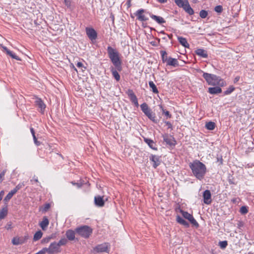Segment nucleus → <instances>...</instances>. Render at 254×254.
Instances as JSON below:
<instances>
[{"label": "nucleus", "instance_id": "obj_46", "mask_svg": "<svg viewBox=\"0 0 254 254\" xmlns=\"http://www.w3.org/2000/svg\"><path fill=\"white\" fill-rule=\"evenodd\" d=\"M5 173V171L4 170L0 174V183L3 181Z\"/></svg>", "mask_w": 254, "mask_h": 254}, {"label": "nucleus", "instance_id": "obj_35", "mask_svg": "<svg viewBox=\"0 0 254 254\" xmlns=\"http://www.w3.org/2000/svg\"><path fill=\"white\" fill-rule=\"evenodd\" d=\"M67 243V240L65 238L61 239L57 244L60 247L61 246L64 245Z\"/></svg>", "mask_w": 254, "mask_h": 254}, {"label": "nucleus", "instance_id": "obj_34", "mask_svg": "<svg viewBox=\"0 0 254 254\" xmlns=\"http://www.w3.org/2000/svg\"><path fill=\"white\" fill-rule=\"evenodd\" d=\"M228 245L227 242L226 241H220L219 243V246L222 249H225Z\"/></svg>", "mask_w": 254, "mask_h": 254}, {"label": "nucleus", "instance_id": "obj_45", "mask_svg": "<svg viewBox=\"0 0 254 254\" xmlns=\"http://www.w3.org/2000/svg\"><path fill=\"white\" fill-rule=\"evenodd\" d=\"M207 11L205 10H201L199 13V16H207Z\"/></svg>", "mask_w": 254, "mask_h": 254}, {"label": "nucleus", "instance_id": "obj_16", "mask_svg": "<svg viewBox=\"0 0 254 254\" xmlns=\"http://www.w3.org/2000/svg\"><path fill=\"white\" fill-rule=\"evenodd\" d=\"M163 138L164 141H165L167 144H168L170 145H174L175 144V141L172 136L165 135L163 136Z\"/></svg>", "mask_w": 254, "mask_h": 254}, {"label": "nucleus", "instance_id": "obj_61", "mask_svg": "<svg viewBox=\"0 0 254 254\" xmlns=\"http://www.w3.org/2000/svg\"><path fill=\"white\" fill-rule=\"evenodd\" d=\"M1 200V199L0 198V201Z\"/></svg>", "mask_w": 254, "mask_h": 254}, {"label": "nucleus", "instance_id": "obj_39", "mask_svg": "<svg viewBox=\"0 0 254 254\" xmlns=\"http://www.w3.org/2000/svg\"><path fill=\"white\" fill-rule=\"evenodd\" d=\"M50 204L49 203H46L44 206L42 208L41 210L43 212H46L48 210V209L50 208Z\"/></svg>", "mask_w": 254, "mask_h": 254}, {"label": "nucleus", "instance_id": "obj_19", "mask_svg": "<svg viewBox=\"0 0 254 254\" xmlns=\"http://www.w3.org/2000/svg\"><path fill=\"white\" fill-rule=\"evenodd\" d=\"M195 53L197 55H198L202 58H206L208 56L207 52L205 50L202 49H197L195 51Z\"/></svg>", "mask_w": 254, "mask_h": 254}, {"label": "nucleus", "instance_id": "obj_44", "mask_svg": "<svg viewBox=\"0 0 254 254\" xmlns=\"http://www.w3.org/2000/svg\"><path fill=\"white\" fill-rule=\"evenodd\" d=\"M24 186V184L23 183H21V184H19L18 185H17L16 187L14 188L16 191H17L19 189H20L21 188H22L23 186Z\"/></svg>", "mask_w": 254, "mask_h": 254}, {"label": "nucleus", "instance_id": "obj_48", "mask_svg": "<svg viewBox=\"0 0 254 254\" xmlns=\"http://www.w3.org/2000/svg\"><path fill=\"white\" fill-rule=\"evenodd\" d=\"M124 6H126L127 8H128L131 6V0H127Z\"/></svg>", "mask_w": 254, "mask_h": 254}, {"label": "nucleus", "instance_id": "obj_21", "mask_svg": "<svg viewBox=\"0 0 254 254\" xmlns=\"http://www.w3.org/2000/svg\"><path fill=\"white\" fill-rule=\"evenodd\" d=\"M178 40L180 43L185 48H189V44L186 38L182 37H178Z\"/></svg>", "mask_w": 254, "mask_h": 254}, {"label": "nucleus", "instance_id": "obj_57", "mask_svg": "<svg viewBox=\"0 0 254 254\" xmlns=\"http://www.w3.org/2000/svg\"><path fill=\"white\" fill-rule=\"evenodd\" d=\"M239 79H240V77L239 76L236 77L235 78V79H234V82L235 83L237 82V81H238L239 80Z\"/></svg>", "mask_w": 254, "mask_h": 254}, {"label": "nucleus", "instance_id": "obj_41", "mask_svg": "<svg viewBox=\"0 0 254 254\" xmlns=\"http://www.w3.org/2000/svg\"><path fill=\"white\" fill-rule=\"evenodd\" d=\"M160 108L162 110L163 113L168 118H170L171 117V115L170 114L169 112L167 111H165V110L163 108L162 105H160Z\"/></svg>", "mask_w": 254, "mask_h": 254}, {"label": "nucleus", "instance_id": "obj_55", "mask_svg": "<svg viewBox=\"0 0 254 254\" xmlns=\"http://www.w3.org/2000/svg\"><path fill=\"white\" fill-rule=\"evenodd\" d=\"M30 131H31V132L33 136H34V135H35V131H34V129L33 128H30Z\"/></svg>", "mask_w": 254, "mask_h": 254}, {"label": "nucleus", "instance_id": "obj_43", "mask_svg": "<svg viewBox=\"0 0 254 254\" xmlns=\"http://www.w3.org/2000/svg\"><path fill=\"white\" fill-rule=\"evenodd\" d=\"M64 3L67 7H70L71 4L72 0H64Z\"/></svg>", "mask_w": 254, "mask_h": 254}, {"label": "nucleus", "instance_id": "obj_7", "mask_svg": "<svg viewBox=\"0 0 254 254\" xmlns=\"http://www.w3.org/2000/svg\"><path fill=\"white\" fill-rule=\"evenodd\" d=\"M75 231L78 235L85 238H88L92 232V230L86 225L77 228Z\"/></svg>", "mask_w": 254, "mask_h": 254}, {"label": "nucleus", "instance_id": "obj_51", "mask_svg": "<svg viewBox=\"0 0 254 254\" xmlns=\"http://www.w3.org/2000/svg\"><path fill=\"white\" fill-rule=\"evenodd\" d=\"M51 239V237H50L45 238L42 240V242L45 243H48L50 241Z\"/></svg>", "mask_w": 254, "mask_h": 254}, {"label": "nucleus", "instance_id": "obj_54", "mask_svg": "<svg viewBox=\"0 0 254 254\" xmlns=\"http://www.w3.org/2000/svg\"><path fill=\"white\" fill-rule=\"evenodd\" d=\"M158 2L161 3H164L167 2V0H157Z\"/></svg>", "mask_w": 254, "mask_h": 254}, {"label": "nucleus", "instance_id": "obj_22", "mask_svg": "<svg viewBox=\"0 0 254 254\" xmlns=\"http://www.w3.org/2000/svg\"><path fill=\"white\" fill-rule=\"evenodd\" d=\"M168 65L176 66L178 65V61L176 59L169 58L168 61L167 62Z\"/></svg>", "mask_w": 254, "mask_h": 254}, {"label": "nucleus", "instance_id": "obj_47", "mask_svg": "<svg viewBox=\"0 0 254 254\" xmlns=\"http://www.w3.org/2000/svg\"><path fill=\"white\" fill-rule=\"evenodd\" d=\"M137 19L140 21H144L148 20V18L147 17H137Z\"/></svg>", "mask_w": 254, "mask_h": 254}, {"label": "nucleus", "instance_id": "obj_23", "mask_svg": "<svg viewBox=\"0 0 254 254\" xmlns=\"http://www.w3.org/2000/svg\"><path fill=\"white\" fill-rule=\"evenodd\" d=\"M177 221L182 224L184 226H186V227H188L189 226V224L188 222H187L186 220H185L183 218H182L180 216H177Z\"/></svg>", "mask_w": 254, "mask_h": 254}, {"label": "nucleus", "instance_id": "obj_4", "mask_svg": "<svg viewBox=\"0 0 254 254\" xmlns=\"http://www.w3.org/2000/svg\"><path fill=\"white\" fill-rule=\"evenodd\" d=\"M175 2L178 6L182 8L189 15L193 14L194 11L188 0H175Z\"/></svg>", "mask_w": 254, "mask_h": 254}, {"label": "nucleus", "instance_id": "obj_9", "mask_svg": "<svg viewBox=\"0 0 254 254\" xmlns=\"http://www.w3.org/2000/svg\"><path fill=\"white\" fill-rule=\"evenodd\" d=\"M181 213L184 218L189 220V221L194 226H198V224L193 217L192 215L187 212L181 210Z\"/></svg>", "mask_w": 254, "mask_h": 254}, {"label": "nucleus", "instance_id": "obj_1", "mask_svg": "<svg viewBox=\"0 0 254 254\" xmlns=\"http://www.w3.org/2000/svg\"><path fill=\"white\" fill-rule=\"evenodd\" d=\"M190 168L193 175L198 179L201 180L203 178L206 172L205 165L198 160H195L190 163Z\"/></svg>", "mask_w": 254, "mask_h": 254}, {"label": "nucleus", "instance_id": "obj_28", "mask_svg": "<svg viewBox=\"0 0 254 254\" xmlns=\"http://www.w3.org/2000/svg\"><path fill=\"white\" fill-rule=\"evenodd\" d=\"M215 127V123L212 122L207 123L205 125V127L209 130H213L214 129Z\"/></svg>", "mask_w": 254, "mask_h": 254}, {"label": "nucleus", "instance_id": "obj_36", "mask_svg": "<svg viewBox=\"0 0 254 254\" xmlns=\"http://www.w3.org/2000/svg\"><path fill=\"white\" fill-rule=\"evenodd\" d=\"M248 212V208L246 206H243L241 207L240 212L241 213V214H245L247 213Z\"/></svg>", "mask_w": 254, "mask_h": 254}, {"label": "nucleus", "instance_id": "obj_31", "mask_svg": "<svg viewBox=\"0 0 254 254\" xmlns=\"http://www.w3.org/2000/svg\"><path fill=\"white\" fill-rule=\"evenodd\" d=\"M6 54L7 55H8L9 56H10L12 58L14 59H15L17 61H20V59L16 55H15L14 54H13L11 51H7V53Z\"/></svg>", "mask_w": 254, "mask_h": 254}, {"label": "nucleus", "instance_id": "obj_60", "mask_svg": "<svg viewBox=\"0 0 254 254\" xmlns=\"http://www.w3.org/2000/svg\"><path fill=\"white\" fill-rule=\"evenodd\" d=\"M72 66L73 67V68H74V69L77 71V69H76V68L74 66V65H73V64H72Z\"/></svg>", "mask_w": 254, "mask_h": 254}, {"label": "nucleus", "instance_id": "obj_3", "mask_svg": "<svg viewBox=\"0 0 254 254\" xmlns=\"http://www.w3.org/2000/svg\"><path fill=\"white\" fill-rule=\"evenodd\" d=\"M203 77L209 85L221 86H223L225 85L224 81L216 75L204 73Z\"/></svg>", "mask_w": 254, "mask_h": 254}, {"label": "nucleus", "instance_id": "obj_37", "mask_svg": "<svg viewBox=\"0 0 254 254\" xmlns=\"http://www.w3.org/2000/svg\"><path fill=\"white\" fill-rule=\"evenodd\" d=\"M214 10L218 13H221L223 10L222 6L221 5H217L215 7Z\"/></svg>", "mask_w": 254, "mask_h": 254}, {"label": "nucleus", "instance_id": "obj_58", "mask_svg": "<svg viewBox=\"0 0 254 254\" xmlns=\"http://www.w3.org/2000/svg\"><path fill=\"white\" fill-rule=\"evenodd\" d=\"M2 48L3 49V51L6 52V53H7V51H9V50H8L6 47L2 46Z\"/></svg>", "mask_w": 254, "mask_h": 254}, {"label": "nucleus", "instance_id": "obj_50", "mask_svg": "<svg viewBox=\"0 0 254 254\" xmlns=\"http://www.w3.org/2000/svg\"><path fill=\"white\" fill-rule=\"evenodd\" d=\"M33 139H34V143H35V144L37 146H39V145H40V142L37 140V138H36V136H35V135H34V136H33Z\"/></svg>", "mask_w": 254, "mask_h": 254}, {"label": "nucleus", "instance_id": "obj_13", "mask_svg": "<svg viewBox=\"0 0 254 254\" xmlns=\"http://www.w3.org/2000/svg\"><path fill=\"white\" fill-rule=\"evenodd\" d=\"M94 202L95 205L99 207L103 206L105 203L103 197H101L100 196H95Z\"/></svg>", "mask_w": 254, "mask_h": 254}, {"label": "nucleus", "instance_id": "obj_24", "mask_svg": "<svg viewBox=\"0 0 254 254\" xmlns=\"http://www.w3.org/2000/svg\"><path fill=\"white\" fill-rule=\"evenodd\" d=\"M111 70L112 74H113L114 77L115 78V79L117 81H119L120 79V75H119L117 70L114 67H111Z\"/></svg>", "mask_w": 254, "mask_h": 254}, {"label": "nucleus", "instance_id": "obj_25", "mask_svg": "<svg viewBox=\"0 0 254 254\" xmlns=\"http://www.w3.org/2000/svg\"><path fill=\"white\" fill-rule=\"evenodd\" d=\"M7 214V207H5L0 211V219H2L5 218Z\"/></svg>", "mask_w": 254, "mask_h": 254}, {"label": "nucleus", "instance_id": "obj_38", "mask_svg": "<svg viewBox=\"0 0 254 254\" xmlns=\"http://www.w3.org/2000/svg\"><path fill=\"white\" fill-rule=\"evenodd\" d=\"M235 89V88L231 86H230L227 90H226L224 92L225 94L226 95H228V94H230L231 92H232Z\"/></svg>", "mask_w": 254, "mask_h": 254}, {"label": "nucleus", "instance_id": "obj_10", "mask_svg": "<svg viewBox=\"0 0 254 254\" xmlns=\"http://www.w3.org/2000/svg\"><path fill=\"white\" fill-rule=\"evenodd\" d=\"M126 93L129 97V98L130 101L132 102V103H133L136 107H138L139 106V104L138 103L137 98L136 96H135V95L134 94L133 91L131 89H128Z\"/></svg>", "mask_w": 254, "mask_h": 254}, {"label": "nucleus", "instance_id": "obj_42", "mask_svg": "<svg viewBox=\"0 0 254 254\" xmlns=\"http://www.w3.org/2000/svg\"><path fill=\"white\" fill-rule=\"evenodd\" d=\"M12 197L9 193L6 195L3 199V201L5 203H6Z\"/></svg>", "mask_w": 254, "mask_h": 254}, {"label": "nucleus", "instance_id": "obj_56", "mask_svg": "<svg viewBox=\"0 0 254 254\" xmlns=\"http://www.w3.org/2000/svg\"><path fill=\"white\" fill-rule=\"evenodd\" d=\"M4 191H3V190H1V191L0 192V198L1 199H2V196H3V195H4Z\"/></svg>", "mask_w": 254, "mask_h": 254}, {"label": "nucleus", "instance_id": "obj_14", "mask_svg": "<svg viewBox=\"0 0 254 254\" xmlns=\"http://www.w3.org/2000/svg\"><path fill=\"white\" fill-rule=\"evenodd\" d=\"M49 224V221L46 216H44L43 218V220L40 222L39 225L43 230H46Z\"/></svg>", "mask_w": 254, "mask_h": 254}, {"label": "nucleus", "instance_id": "obj_26", "mask_svg": "<svg viewBox=\"0 0 254 254\" xmlns=\"http://www.w3.org/2000/svg\"><path fill=\"white\" fill-rule=\"evenodd\" d=\"M43 235L42 232L39 230L35 233L33 237V240L36 241L40 239Z\"/></svg>", "mask_w": 254, "mask_h": 254}, {"label": "nucleus", "instance_id": "obj_18", "mask_svg": "<svg viewBox=\"0 0 254 254\" xmlns=\"http://www.w3.org/2000/svg\"><path fill=\"white\" fill-rule=\"evenodd\" d=\"M208 92L211 94H215L221 93L222 92V90L219 87L216 86L209 88Z\"/></svg>", "mask_w": 254, "mask_h": 254}, {"label": "nucleus", "instance_id": "obj_5", "mask_svg": "<svg viewBox=\"0 0 254 254\" xmlns=\"http://www.w3.org/2000/svg\"><path fill=\"white\" fill-rule=\"evenodd\" d=\"M60 248L57 242L52 243L48 248H44L41 251H39V254H45L46 253L49 254H54L60 252Z\"/></svg>", "mask_w": 254, "mask_h": 254}, {"label": "nucleus", "instance_id": "obj_20", "mask_svg": "<svg viewBox=\"0 0 254 254\" xmlns=\"http://www.w3.org/2000/svg\"><path fill=\"white\" fill-rule=\"evenodd\" d=\"M65 235L69 240L72 241L75 238V232L71 230H67Z\"/></svg>", "mask_w": 254, "mask_h": 254}, {"label": "nucleus", "instance_id": "obj_52", "mask_svg": "<svg viewBox=\"0 0 254 254\" xmlns=\"http://www.w3.org/2000/svg\"><path fill=\"white\" fill-rule=\"evenodd\" d=\"M5 228L7 229V230H9V229H11V228H12V224L11 222H9L8 223L6 226H5Z\"/></svg>", "mask_w": 254, "mask_h": 254}, {"label": "nucleus", "instance_id": "obj_59", "mask_svg": "<svg viewBox=\"0 0 254 254\" xmlns=\"http://www.w3.org/2000/svg\"><path fill=\"white\" fill-rule=\"evenodd\" d=\"M34 180L35 182L37 183L38 182V179L37 178H35L34 179Z\"/></svg>", "mask_w": 254, "mask_h": 254}, {"label": "nucleus", "instance_id": "obj_32", "mask_svg": "<svg viewBox=\"0 0 254 254\" xmlns=\"http://www.w3.org/2000/svg\"><path fill=\"white\" fill-rule=\"evenodd\" d=\"M158 23L161 24L164 23L165 21L162 17H152Z\"/></svg>", "mask_w": 254, "mask_h": 254}, {"label": "nucleus", "instance_id": "obj_15", "mask_svg": "<svg viewBox=\"0 0 254 254\" xmlns=\"http://www.w3.org/2000/svg\"><path fill=\"white\" fill-rule=\"evenodd\" d=\"M35 103L39 108L41 109V113H43L46 105L40 98H36Z\"/></svg>", "mask_w": 254, "mask_h": 254}, {"label": "nucleus", "instance_id": "obj_17", "mask_svg": "<svg viewBox=\"0 0 254 254\" xmlns=\"http://www.w3.org/2000/svg\"><path fill=\"white\" fill-rule=\"evenodd\" d=\"M150 160L153 162V166L156 168L160 164V160L158 156L152 155L150 157Z\"/></svg>", "mask_w": 254, "mask_h": 254}, {"label": "nucleus", "instance_id": "obj_49", "mask_svg": "<svg viewBox=\"0 0 254 254\" xmlns=\"http://www.w3.org/2000/svg\"><path fill=\"white\" fill-rule=\"evenodd\" d=\"M77 67H80V68L83 67L84 68V69H82V70H84V69H86V67L85 66H84L83 64L81 62H78L77 64Z\"/></svg>", "mask_w": 254, "mask_h": 254}, {"label": "nucleus", "instance_id": "obj_12", "mask_svg": "<svg viewBox=\"0 0 254 254\" xmlns=\"http://www.w3.org/2000/svg\"><path fill=\"white\" fill-rule=\"evenodd\" d=\"M204 203L206 204H210L211 202V194L210 190H206L203 193Z\"/></svg>", "mask_w": 254, "mask_h": 254}, {"label": "nucleus", "instance_id": "obj_29", "mask_svg": "<svg viewBox=\"0 0 254 254\" xmlns=\"http://www.w3.org/2000/svg\"><path fill=\"white\" fill-rule=\"evenodd\" d=\"M149 85L150 87L152 89V91L155 93H157L158 92V89L154 83V82L152 81L149 82Z\"/></svg>", "mask_w": 254, "mask_h": 254}, {"label": "nucleus", "instance_id": "obj_33", "mask_svg": "<svg viewBox=\"0 0 254 254\" xmlns=\"http://www.w3.org/2000/svg\"><path fill=\"white\" fill-rule=\"evenodd\" d=\"M145 141L148 144V145L152 149H155V147L154 146V142L150 139H145Z\"/></svg>", "mask_w": 254, "mask_h": 254}, {"label": "nucleus", "instance_id": "obj_8", "mask_svg": "<svg viewBox=\"0 0 254 254\" xmlns=\"http://www.w3.org/2000/svg\"><path fill=\"white\" fill-rule=\"evenodd\" d=\"M110 245L108 243H103L97 245L94 248L93 251L96 253L108 252Z\"/></svg>", "mask_w": 254, "mask_h": 254}, {"label": "nucleus", "instance_id": "obj_2", "mask_svg": "<svg viewBox=\"0 0 254 254\" xmlns=\"http://www.w3.org/2000/svg\"><path fill=\"white\" fill-rule=\"evenodd\" d=\"M107 51L109 57L117 68V70L121 71L122 70L121 62L119 58L118 52L110 46L108 47Z\"/></svg>", "mask_w": 254, "mask_h": 254}, {"label": "nucleus", "instance_id": "obj_30", "mask_svg": "<svg viewBox=\"0 0 254 254\" xmlns=\"http://www.w3.org/2000/svg\"><path fill=\"white\" fill-rule=\"evenodd\" d=\"M161 56L162 61L164 63H167L168 61V58L167 57V54L165 51H161Z\"/></svg>", "mask_w": 254, "mask_h": 254}, {"label": "nucleus", "instance_id": "obj_40", "mask_svg": "<svg viewBox=\"0 0 254 254\" xmlns=\"http://www.w3.org/2000/svg\"><path fill=\"white\" fill-rule=\"evenodd\" d=\"M145 10L143 9H138L135 13V16H142V14L144 13Z\"/></svg>", "mask_w": 254, "mask_h": 254}, {"label": "nucleus", "instance_id": "obj_6", "mask_svg": "<svg viewBox=\"0 0 254 254\" xmlns=\"http://www.w3.org/2000/svg\"><path fill=\"white\" fill-rule=\"evenodd\" d=\"M140 108L142 112L150 120L154 123L157 122L155 113H153L151 109L149 108L146 103L142 104L140 105Z\"/></svg>", "mask_w": 254, "mask_h": 254}, {"label": "nucleus", "instance_id": "obj_11", "mask_svg": "<svg viewBox=\"0 0 254 254\" xmlns=\"http://www.w3.org/2000/svg\"><path fill=\"white\" fill-rule=\"evenodd\" d=\"M86 34L91 40H94L97 38V33L94 29L91 28H86Z\"/></svg>", "mask_w": 254, "mask_h": 254}, {"label": "nucleus", "instance_id": "obj_53", "mask_svg": "<svg viewBox=\"0 0 254 254\" xmlns=\"http://www.w3.org/2000/svg\"><path fill=\"white\" fill-rule=\"evenodd\" d=\"M17 192V191L16 190L14 189L13 190H11L9 192V193L10 194H11V196H13L15 193H16Z\"/></svg>", "mask_w": 254, "mask_h": 254}, {"label": "nucleus", "instance_id": "obj_27", "mask_svg": "<svg viewBox=\"0 0 254 254\" xmlns=\"http://www.w3.org/2000/svg\"><path fill=\"white\" fill-rule=\"evenodd\" d=\"M12 243L14 245H18L23 244L24 241L19 238H14L12 240Z\"/></svg>", "mask_w": 254, "mask_h": 254}]
</instances>
